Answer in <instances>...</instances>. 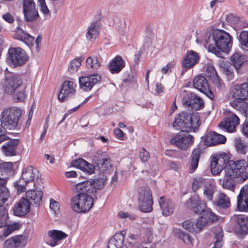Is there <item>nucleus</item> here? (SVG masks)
Wrapping results in <instances>:
<instances>
[{
	"mask_svg": "<svg viewBox=\"0 0 248 248\" xmlns=\"http://www.w3.org/2000/svg\"><path fill=\"white\" fill-rule=\"evenodd\" d=\"M248 163L244 159L231 160L224 167L221 186L223 188L233 191L235 180L244 181L248 178Z\"/></svg>",
	"mask_w": 248,
	"mask_h": 248,
	"instance_id": "obj_1",
	"label": "nucleus"
},
{
	"mask_svg": "<svg viewBox=\"0 0 248 248\" xmlns=\"http://www.w3.org/2000/svg\"><path fill=\"white\" fill-rule=\"evenodd\" d=\"M204 45L208 51L218 55L220 50L229 51L232 46V37L224 30L216 29L210 34H206Z\"/></svg>",
	"mask_w": 248,
	"mask_h": 248,
	"instance_id": "obj_2",
	"label": "nucleus"
},
{
	"mask_svg": "<svg viewBox=\"0 0 248 248\" xmlns=\"http://www.w3.org/2000/svg\"><path fill=\"white\" fill-rule=\"evenodd\" d=\"M96 157V159H93L95 166L82 158L73 160L71 165L89 174L94 173L95 171L102 173L108 171L111 168V164L108 156L106 155L100 154Z\"/></svg>",
	"mask_w": 248,
	"mask_h": 248,
	"instance_id": "obj_3",
	"label": "nucleus"
},
{
	"mask_svg": "<svg viewBox=\"0 0 248 248\" xmlns=\"http://www.w3.org/2000/svg\"><path fill=\"white\" fill-rule=\"evenodd\" d=\"M22 113L20 108L16 107H9L0 114V142L6 140V130H16L19 128L18 123Z\"/></svg>",
	"mask_w": 248,
	"mask_h": 248,
	"instance_id": "obj_4",
	"label": "nucleus"
},
{
	"mask_svg": "<svg viewBox=\"0 0 248 248\" xmlns=\"http://www.w3.org/2000/svg\"><path fill=\"white\" fill-rule=\"evenodd\" d=\"M200 125L199 115L187 112H182L178 114L173 123V127L175 129L187 133L197 130Z\"/></svg>",
	"mask_w": 248,
	"mask_h": 248,
	"instance_id": "obj_5",
	"label": "nucleus"
},
{
	"mask_svg": "<svg viewBox=\"0 0 248 248\" xmlns=\"http://www.w3.org/2000/svg\"><path fill=\"white\" fill-rule=\"evenodd\" d=\"M38 177V171L32 166H29L22 170L21 178L15 182L14 184L17 194H20L26 190V186L32 184L35 187L36 180Z\"/></svg>",
	"mask_w": 248,
	"mask_h": 248,
	"instance_id": "obj_6",
	"label": "nucleus"
},
{
	"mask_svg": "<svg viewBox=\"0 0 248 248\" xmlns=\"http://www.w3.org/2000/svg\"><path fill=\"white\" fill-rule=\"evenodd\" d=\"M93 205V199L89 194H77L71 199V207L78 213L88 212Z\"/></svg>",
	"mask_w": 248,
	"mask_h": 248,
	"instance_id": "obj_7",
	"label": "nucleus"
},
{
	"mask_svg": "<svg viewBox=\"0 0 248 248\" xmlns=\"http://www.w3.org/2000/svg\"><path fill=\"white\" fill-rule=\"evenodd\" d=\"M28 56L26 52L20 47H11L9 49L7 57V62L12 67L20 66L26 63Z\"/></svg>",
	"mask_w": 248,
	"mask_h": 248,
	"instance_id": "obj_8",
	"label": "nucleus"
},
{
	"mask_svg": "<svg viewBox=\"0 0 248 248\" xmlns=\"http://www.w3.org/2000/svg\"><path fill=\"white\" fill-rule=\"evenodd\" d=\"M139 208L142 212L148 213L153 210V203L151 191L148 187H140L138 190Z\"/></svg>",
	"mask_w": 248,
	"mask_h": 248,
	"instance_id": "obj_9",
	"label": "nucleus"
},
{
	"mask_svg": "<svg viewBox=\"0 0 248 248\" xmlns=\"http://www.w3.org/2000/svg\"><path fill=\"white\" fill-rule=\"evenodd\" d=\"M22 84V80L19 76L12 73L7 74L3 82V89L5 93L13 94Z\"/></svg>",
	"mask_w": 248,
	"mask_h": 248,
	"instance_id": "obj_10",
	"label": "nucleus"
},
{
	"mask_svg": "<svg viewBox=\"0 0 248 248\" xmlns=\"http://www.w3.org/2000/svg\"><path fill=\"white\" fill-rule=\"evenodd\" d=\"M229 156L227 154L222 153L213 156L211 161V169L214 175L219 174L224 171V165L229 163Z\"/></svg>",
	"mask_w": 248,
	"mask_h": 248,
	"instance_id": "obj_11",
	"label": "nucleus"
},
{
	"mask_svg": "<svg viewBox=\"0 0 248 248\" xmlns=\"http://www.w3.org/2000/svg\"><path fill=\"white\" fill-rule=\"evenodd\" d=\"M23 13L26 21H33L39 17V14L34 0H22Z\"/></svg>",
	"mask_w": 248,
	"mask_h": 248,
	"instance_id": "obj_12",
	"label": "nucleus"
},
{
	"mask_svg": "<svg viewBox=\"0 0 248 248\" xmlns=\"http://www.w3.org/2000/svg\"><path fill=\"white\" fill-rule=\"evenodd\" d=\"M240 124L239 118L235 114L229 112L224 121L218 124V127L229 133L235 131L236 127Z\"/></svg>",
	"mask_w": 248,
	"mask_h": 248,
	"instance_id": "obj_13",
	"label": "nucleus"
},
{
	"mask_svg": "<svg viewBox=\"0 0 248 248\" xmlns=\"http://www.w3.org/2000/svg\"><path fill=\"white\" fill-rule=\"evenodd\" d=\"M194 141V137L189 135L177 134L172 137L170 143L183 150L187 149Z\"/></svg>",
	"mask_w": 248,
	"mask_h": 248,
	"instance_id": "obj_14",
	"label": "nucleus"
},
{
	"mask_svg": "<svg viewBox=\"0 0 248 248\" xmlns=\"http://www.w3.org/2000/svg\"><path fill=\"white\" fill-rule=\"evenodd\" d=\"M76 87V84L73 81L65 80L62 83L58 95V100L61 102L67 100L75 93Z\"/></svg>",
	"mask_w": 248,
	"mask_h": 248,
	"instance_id": "obj_15",
	"label": "nucleus"
},
{
	"mask_svg": "<svg viewBox=\"0 0 248 248\" xmlns=\"http://www.w3.org/2000/svg\"><path fill=\"white\" fill-rule=\"evenodd\" d=\"M182 103L185 107L198 110L204 107V102L200 97L193 93L187 94L182 100Z\"/></svg>",
	"mask_w": 248,
	"mask_h": 248,
	"instance_id": "obj_16",
	"label": "nucleus"
},
{
	"mask_svg": "<svg viewBox=\"0 0 248 248\" xmlns=\"http://www.w3.org/2000/svg\"><path fill=\"white\" fill-rule=\"evenodd\" d=\"M230 95L234 99L248 97V83L232 86L230 89Z\"/></svg>",
	"mask_w": 248,
	"mask_h": 248,
	"instance_id": "obj_17",
	"label": "nucleus"
},
{
	"mask_svg": "<svg viewBox=\"0 0 248 248\" xmlns=\"http://www.w3.org/2000/svg\"><path fill=\"white\" fill-rule=\"evenodd\" d=\"M237 207L241 212H248V185L243 186L237 197Z\"/></svg>",
	"mask_w": 248,
	"mask_h": 248,
	"instance_id": "obj_18",
	"label": "nucleus"
},
{
	"mask_svg": "<svg viewBox=\"0 0 248 248\" xmlns=\"http://www.w3.org/2000/svg\"><path fill=\"white\" fill-rule=\"evenodd\" d=\"M226 138L222 135L215 132H209L207 133L204 137L203 142L207 146L223 144L226 142Z\"/></svg>",
	"mask_w": 248,
	"mask_h": 248,
	"instance_id": "obj_19",
	"label": "nucleus"
},
{
	"mask_svg": "<svg viewBox=\"0 0 248 248\" xmlns=\"http://www.w3.org/2000/svg\"><path fill=\"white\" fill-rule=\"evenodd\" d=\"M100 80L101 77L98 74H94L79 78V83L82 89L86 91H89Z\"/></svg>",
	"mask_w": 248,
	"mask_h": 248,
	"instance_id": "obj_20",
	"label": "nucleus"
},
{
	"mask_svg": "<svg viewBox=\"0 0 248 248\" xmlns=\"http://www.w3.org/2000/svg\"><path fill=\"white\" fill-rule=\"evenodd\" d=\"M200 60L199 54L193 50L187 51L182 62L183 67L190 69L197 64Z\"/></svg>",
	"mask_w": 248,
	"mask_h": 248,
	"instance_id": "obj_21",
	"label": "nucleus"
},
{
	"mask_svg": "<svg viewBox=\"0 0 248 248\" xmlns=\"http://www.w3.org/2000/svg\"><path fill=\"white\" fill-rule=\"evenodd\" d=\"M47 237L45 238L46 243L52 247L57 245L58 242L67 237L65 233L58 230H51L48 232Z\"/></svg>",
	"mask_w": 248,
	"mask_h": 248,
	"instance_id": "obj_22",
	"label": "nucleus"
},
{
	"mask_svg": "<svg viewBox=\"0 0 248 248\" xmlns=\"http://www.w3.org/2000/svg\"><path fill=\"white\" fill-rule=\"evenodd\" d=\"M158 202L163 216L166 217L173 214L175 205L170 199L165 197H161Z\"/></svg>",
	"mask_w": 248,
	"mask_h": 248,
	"instance_id": "obj_23",
	"label": "nucleus"
},
{
	"mask_svg": "<svg viewBox=\"0 0 248 248\" xmlns=\"http://www.w3.org/2000/svg\"><path fill=\"white\" fill-rule=\"evenodd\" d=\"M30 202L27 199L22 198L15 205L13 209L14 214L18 217L25 216L30 210Z\"/></svg>",
	"mask_w": 248,
	"mask_h": 248,
	"instance_id": "obj_24",
	"label": "nucleus"
},
{
	"mask_svg": "<svg viewBox=\"0 0 248 248\" xmlns=\"http://www.w3.org/2000/svg\"><path fill=\"white\" fill-rule=\"evenodd\" d=\"M20 143L19 139H13L5 143L2 146L3 154L7 156L16 155L17 147Z\"/></svg>",
	"mask_w": 248,
	"mask_h": 248,
	"instance_id": "obj_25",
	"label": "nucleus"
},
{
	"mask_svg": "<svg viewBox=\"0 0 248 248\" xmlns=\"http://www.w3.org/2000/svg\"><path fill=\"white\" fill-rule=\"evenodd\" d=\"M74 191L77 194H89L95 192L94 188L90 181H85L74 186Z\"/></svg>",
	"mask_w": 248,
	"mask_h": 248,
	"instance_id": "obj_26",
	"label": "nucleus"
},
{
	"mask_svg": "<svg viewBox=\"0 0 248 248\" xmlns=\"http://www.w3.org/2000/svg\"><path fill=\"white\" fill-rule=\"evenodd\" d=\"M217 219L218 216L212 212L210 209L207 208L202 213V216L198 218V220L200 222V224L203 228L208 223L215 221Z\"/></svg>",
	"mask_w": 248,
	"mask_h": 248,
	"instance_id": "obj_27",
	"label": "nucleus"
},
{
	"mask_svg": "<svg viewBox=\"0 0 248 248\" xmlns=\"http://www.w3.org/2000/svg\"><path fill=\"white\" fill-rule=\"evenodd\" d=\"M193 84L195 88L202 93H207L209 92L207 80L204 76H197L193 79Z\"/></svg>",
	"mask_w": 248,
	"mask_h": 248,
	"instance_id": "obj_28",
	"label": "nucleus"
},
{
	"mask_svg": "<svg viewBox=\"0 0 248 248\" xmlns=\"http://www.w3.org/2000/svg\"><path fill=\"white\" fill-rule=\"evenodd\" d=\"M43 194L41 189L29 190L26 192V199L30 200L32 204L39 206L42 203Z\"/></svg>",
	"mask_w": 248,
	"mask_h": 248,
	"instance_id": "obj_29",
	"label": "nucleus"
},
{
	"mask_svg": "<svg viewBox=\"0 0 248 248\" xmlns=\"http://www.w3.org/2000/svg\"><path fill=\"white\" fill-rule=\"evenodd\" d=\"M15 37L23 42L29 46H32L33 45L34 37L20 28H18L16 30Z\"/></svg>",
	"mask_w": 248,
	"mask_h": 248,
	"instance_id": "obj_30",
	"label": "nucleus"
},
{
	"mask_svg": "<svg viewBox=\"0 0 248 248\" xmlns=\"http://www.w3.org/2000/svg\"><path fill=\"white\" fill-rule=\"evenodd\" d=\"M188 206L191 208L195 213H202L206 209V203L199 201L198 197H194L190 199Z\"/></svg>",
	"mask_w": 248,
	"mask_h": 248,
	"instance_id": "obj_31",
	"label": "nucleus"
},
{
	"mask_svg": "<svg viewBox=\"0 0 248 248\" xmlns=\"http://www.w3.org/2000/svg\"><path fill=\"white\" fill-rule=\"evenodd\" d=\"M231 106L234 108L241 111L244 115L248 117V103L245 99H234L230 102Z\"/></svg>",
	"mask_w": 248,
	"mask_h": 248,
	"instance_id": "obj_32",
	"label": "nucleus"
},
{
	"mask_svg": "<svg viewBox=\"0 0 248 248\" xmlns=\"http://www.w3.org/2000/svg\"><path fill=\"white\" fill-rule=\"evenodd\" d=\"M200 222L198 219L196 222L192 219H187L182 223V226L189 232H198L202 229Z\"/></svg>",
	"mask_w": 248,
	"mask_h": 248,
	"instance_id": "obj_33",
	"label": "nucleus"
},
{
	"mask_svg": "<svg viewBox=\"0 0 248 248\" xmlns=\"http://www.w3.org/2000/svg\"><path fill=\"white\" fill-rule=\"evenodd\" d=\"M123 231L116 233L108 242V248H121L124 242V234Z\"/></svg>",
	"mask_w": 248,
	"mask_h": 248,
	"instance_id": "obj_34",
	"label": "nucleus"
},
{
	"mask_svg": "<svg viewBox=\"0 0 248 248\" xmlns=\"http://www.w3.org/2000/svg\"><path fill=\"white\" fill-rule=\"evenodd\" d=\"M246 61L245 56L241 52H236L234 53L230 58L231 63L237 71Z\"/></svg>",
	"mask_w": 248,
	"mask_h": 248,
	"instance_id": "obj_35",
	"label": "nucleus"
},
{
	"mask_svg": "<svg viewBox=\"0 0 248 248\" xmlns=\"http://www.w3.org/2000/svg\"><path fill=\"white\" fill-rule=\"evenodd\" d=\"M214 203L222 208H227L230 207L231 202L230 198L226 194L220 192L217 194Z\"/></svg>",
	"mask_w": 248,
	"mask_h": 248,
	"instance_id": "obj_36",
	"label": "nucleus"
},
{
	"mask_svg": "<svg viewBox=\"0 0 248 248\" xmlns=\"http://www.w3.org/2000/svg\"><path fill=\"white\" fill-rule=\"evenodd\" d=\"M123 60L120 56L115 57L108 65V69L112 74L119 73L123 68Z\"/></svg>",
	"mask_w": 248,
	"mask_h": 248,
	"instance_id": "obj_37",
	"label": "nucleus"
},
{
	"mask_svg": "<svg viewBox=\"0 0 248 248\" xmlns=\"http://www.w3.org/2000/svg\"><path fill=\"white\" fill-rule=\"evenodd\" d=\"M99 26L97 23L93 22L88 26L86 33V39L90 41L95 40L98 36Z\"/></svg>",
	"mask_w": 248,
	"mask_h": 248,
	"instance_id": "obj_38",
	"label": "nucleus"
},
{
	"mask_svg": "<svg viewBox=\"0 0 248 248\" xmlns=\"http://www.w3.org/2000/svg\"><path fill=\"white\" fill-rule=\"evenodd\" d=\"M25 240L23 235H17L10 238L4 243V248H16Z\"/></svg>",
	"mask_w": 248,
	"mask_h": 248,
	"instance_id": "obj_39",
	"label": "nucleus"
},
{
	"mask_svg": "<svg viewBox=\"0 0 248 248\" xmlns=\"http://www.w3.org/2000/svg\"><path fill=\"white\" fill-rule=\"evenodd\" d=\"M201 151L199 148L195 149L191 155V160L189 167V172L193 173L198 167Z\"/></svg>",
	"mask_w": 248,
	"mask_h": 248,
	"instance_id": "obj_40",
	"label": "nucleus"
},
{
	"mask_svg": "<svg viewBox=\"0 0 248 248\" xmlns=\"http://www.w3.org/2000/svg\"><path fill=\"white\" fill-rule=\"evenodd\" d=\"M236 220L240 228V233L246 234L248 230V216L238 215L236 217Z\"/></svg>",
	"mask_w": 248,
	"mask_h": 248,
	"instance_id": "obj_41",
	"label": "nucleus"
},
{
	"mask_svg": "<svg viewBox=\"0 0 248 248\" xmlns=\"http://www.w3.org/2000/svg\"><path fill=\"white\" fill-rule=\"evenodd\" d=\"M175 234L177 237L183 240L185 243L191 247H193L194 239L190 235L179 229H176L175 230Z\"/></svg>",
	"mask_w": 248,
	"mask_h": 248,
	"instance_id": "obj_42",
	"label": "nucleus"
},
{
	"mask_svg": "<svg viewBox=\"0 0 248 248\" xmlns=\"http://www.w3.org/2000/svg\"><path fill=\"white\" fill-rule=\"evenodd\" d=\"M213 232L217 239L213 248H221L223 244L222 242L223 236L222 229L220 226H217L214 228Z\"/></svg>",
	"mask_w": 248,
	"mask_h": 248,
	"instance_id": "obj_43",
	"label": "nucleus"
},
{
	"mask_svg": "<svg viewBox=\"0 0 248 248\" xmlns=\"http://www.w3.org/2000/svg\"><path fill=\"white\" fill-rule=\"evenodd\" d=\"M215 191V186L209 182L205 184L204 187L203 188L204 196L207 200L210 201L213 200Z\"/></svg>",
	"mask_w": 248,
	"mask_h": 248,
	"instance_id": "obj_44",
	"label": "nucleus"
},
{
	"mask_svg": "<svg viewBox=\"0 0 248 248\" xmlns=\"http://www.w3.org/2000/svg\"><path fill=\"white\" fill-rule=\"evenodd\" d=\"M26 87L22 84L20 85L13 94V99L15 102H21L23 101L26 97L25 92Z\"/></svg>",
	"mask_w": 248,
	"mask_h": 248,
	"instance_id": "obj_45",
	"label": "nucleus"
},
{
	"mask_svg": "<svg viewBox=\"0 0 248 248\" xmlns=\"http://www.w3.org/2000/svg\"><path fill=\"white\" fill-rule=\"evenodd\" d=\"M239 40L241 49L244 51H248V31H242L239 35Z\"/></svg>",
	"mask_w": 248,
	"mask_h": 248,
	"instance_id": "obj_46",
	"label": "nucleus"
},
{
	"mask_svg": "<svg viewBox=\"0 0 248 248\" xmlns=\"http://www.w3.org/2000/svg\"><path fill=\"white\" fill-rule=\"evenodd\" d=\"M234 145L237 151L241 154H246L248 146L244 143L239 138H236L234 140Z\"/></svg>",
	"mask_w": 248,
	"mask_h": 248,
	"instance_id": "obj_47",
	"label": "nucleus"
},
{
	"mask_svg": "<svg viewBox=\"0 0 248 248\" xmlns=\"http://www.w3.org/2000/svg\"><path fill=\"white\" fill-rule=\"evenodd\" d=\"M107 180V178L106 175H102L97 179L92 181V186L93 188H94L95 192L96 191V189H101L104 187L106 184Z\"/></svg>",
	"mask_w": 248,
	"mask_h": 248,
	"instance_id": "obj_48",
	"label": "nucleus"
},
{
	"mask_svg": "<svg viewBox=\"0 0 248 248\" xmlns=\"http://www.w3.org/2000/svg\"><path fill=\"white\" fill-rule=\"evenodd\" d=\"M86 65L89 68L97 69L100 67L101 63L96 56H93L87 58L86 60Z\"/></svg>",
	"mask_w": 248,
	"mask_h": 248,
	"instance_id": "obj_49",
	"label": "nucleus"
},
{
	"mask_svg": "<svg viewBox=\"0 0 248 248\" xmlns=\"http://www.w3.org/2000/svg\"><path fill=\"white\" fill-rule=\"evenodd\" d=\"M83 59L84 58L82 57H80L71 61L68 66L69 71L71 73L77 71Z\"/></svg>",
	"mask_w": 248,
	"mask_h": 248,
	"instance_id": "obj_50",
	"label": "nucleus"
},
{
	"mask_svg": "<svg viewBox=\"0 0 248 248\" xmlns=\"http://www.w3.org/2000/svg\"><path fill=\"white\" fill-rule=\"evenodd\" d=\"M21 225L19 223H14L7 226L6 228L3 230V234L4 237H7L14 231L19 230Z\"/></svg>",
	"mask_w": 248,
	"mask_h": 248,
	"instance_id": "obj_51",
	"label": "nucleus"
},
{
	"mask_svg": "<svg viewBox=\"0 0 248 248\" xmlns=\"http://www.w3.org/2000/svg\"><path fill=\"white\" fill-rule=\"evenodd\" d=\"M208 182L205 179L201 177L195 178L193 180L192 183L193 190L194 191V192H196V191L200 187H204L205 184Z\"/></svg>",
	"mask_w": 248,
	"mask_h": 248,
	"instance_id": "obj_52",
	"label": "nucleus"
},
{
	"mask_svg": "<svg viewBox=\"0 0 248 248\" xmlns=\"http://www.w3.org/2000/svg\"><path fill=\"white\" fill-rule=\"evenodd\" d=\"M9 196V191L5 186H0V206L7 201Z\"/></svg>",
	"mask_w": 248,
	"mask_h": 248,
	"instance_id": "obj_53",
	"label": "nucleus"
},
{
	"mask_svg": "<svg viewBox=\"0 0 248 248\" xmlns=\"http://www.w3.org/2000/svg\"><path fill=\"white\" fill-rule=\"evenodd\" d=\"M38 5L41 12L46 18H49L51 16L50 10L48 9L45 0H38Z\"/></svg>",
	"mask_w": 248,
	"mask_h": 248,
	"instance_id": "obj_54",
	"label": "nucleus"
},
{
	"mask_svg": "<svg viewBox=\"0 0 248 248\" xmlns=\"http://www.w3.org/2000/svg\"><path fill=\"white\" fill-rule=\"evenodd\" d=\"M8 218V212L6 209L4 207L0 208V228L6 224Z\"/></svg>",
	"mask_w": 248,
	"mask_h": 248,
	"instance_id": "obj_55",
	"label": "nucleus"
},
{
	"mask_svg": "<svg viewBox=\"0 0 248 248\" xmlns=\"http://www.w3.org/2000/svg\"><path fill=\"white\" fill-rule=\"evenodd\" d=\"M13 168V165L12 162H8L0 163V172L2 174L11 171Z\"/></svg>",
	"mask_w": 248,
	"mask_h": 248,
	"instance_id": "obj_56",
	"label": "nucleus"
},
{
	"mask_svg": "<svg viewBox=\"0 0 248 248\" xmlns=\"http://www.w3.org/2000/svg\"><path fill=\"white\" fill-rule=\"evenodd\" d=\"M150 156L149 153L144 148H142L140 150L139 157L142 162H144L148 161Z\"/></svg>",
	"mask_w": 248,
	"mask_h": 248,
	"instance_id": "obj_57",
	"label": "nucleus"
},
{
	"mask_svg": "<svg viewBox=\"0 0 248 248\" xmlns=\"http://www.w3.org/2000/svg\"><path fill=\"white\" fill-rule=\"evenodd\" d=\"M205 72L208 77L215 78L217 76L215 67L212 65H206Z\"/></svg>",
	"mask_w": 248,
	"mask_h": 248,
	"instance_id": "obj_58",
	"label": "nucleus"
},
{
	"mask_svg": "<svg viewBox=\"0 0 248 248\" xmlns=\"http://www.w3.org/2000/svg\"><path fill=\"white\" fill-rule=\"evenodd\" d=\"M135 76V73L132 72L129 73H127L126 78L125 79V83L127 82L129 84L135 83L137 81Z\"/></svg>",
	"mask_w": 248,
	"mask_h": 248,
	"instance_id": "obj_59",
	"label": "nucleus"
},
{
	"mask_svg": "<svg viewBox=\"0 0 248 248\" xmlns=\"http://www.w3.org/2000/svg\"><path fill=\"white\" fill-rule=\"evenodd\" d=\"M2 18L5 21L10 24H12L15 21L14 16L10 13L8 12L2 16Z\"/></svg>",
	"mask_w": 248,
	"mask_h": 248,
	"instance_id": "obj_60",
	"label": "nucleus"
},
{
	"mask_svg": "<svg viewBox=\"0 0 248 248\" xmlns=\"http://www.w3.org/2000/svg\"><path fill=\"white\" fill-rule=\"evenodd\" d=\"M49 207L51 210L56 213L59 210V203L52 199L50 200Z\"/></svg>",
	"mask_w": 248,
	"mask_h": 248,
	"instance_id": "obj_61",
	"label": "nucleus"
},
{
	"mask_svg": "<svg viewBox=\"0 0 248 248\" xmlns=\"http://www.w3.org/2000/svg\"><path fill=\"white\" fill-rule=\"evenodd\" d=\"M214 83L215 86L219 90H222L224 88V84L217 76L214 78Z\"/></svg>",
	"mask_w": 248,
	"mask_h": 248,
	"instance_id": "obj_62",
	"label": "nucleus"
},
{
	"mask_svg": "<svg viewBox=\"0 0 248 248\" xmlns=\"http://www.w3.org/2000/svg\"><path fill=\"white\" fill-rule=\"evenodd\" d=\"M243 134L248 138V119L246 120L242 125Z\"/></svg>",
	"mask_w": 248,
	"mask_h": 248,
	"instance_id": "obj_63",
	"label": "nucleus"
},
{
	"mask_svg": "<svg viewBox=\"0 0 248 248\" xmlns=\"http://www.w3.org/2000/svg\"><path fill=\"white\" fill-rule=\"evenodd\" d=\"M114 133L116 137L120 140H123L124 133L123 131L120 128H116L114 130Z\"/></svg>",
	"mask_w": 248,
	"mask_h": 248,
	"instance_id": "obj_64",
	"label": "nucleus"
}]
</instances>
